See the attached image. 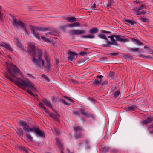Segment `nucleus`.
Returning <instances> with one entry per match:
<instances>
[{
    "label": "nucleus",
    "instance_id": "obj_21",
    "mask_svg": "<svg viewBox=\"0 0 153 153\" xmlns=\"http://www.w3.org/2000/svg\"><path fill=\"white\" fill-rule=\"evenodd\" d=\"M132 41L134 43H137V45H141L143 44V43L141 42L140 41L135 39H132Z\"/></svg>",
    "mask_w": 153,
    "mask_h": 153
},
{
    "label": "nucleus",
    "instance_id": "obj_22",
    "mask_svg": "<svg viewBox=\"0 0 153 153\" xmlns=\"http://www.w3.org/2000/svg\"><path fill=\"white\" fill-rule=\"evenodd\" d=\"M82 38L85 39L86 38H90L92 39L94 37V36L92 34L91 35H85L82 36Z\"/></svg>",
    "mask_w": 153,
    "mask_h": 153
},
{
    "label": "nucleus",
    "instance_id": "obj_26",
    "mask_svg": "<svg viewBox=\"0 0 153 153\" xmlns=\"http://www.w3.org/2000/svg\"><path fill=\"white\" fill-rule=\"evenodd\" d=\"M125 21L129 23L131 25H134V24H136V22L134 20H131L130 19H126L125 20Z\"/></svg>",
    "mask_w": 153,
    "mask_h": 153
},
{
    "label": "nucleus",
    "instance_id": "obj_4",
    "mask_svg": "<svg viewBox=\"0 0 153 153\" xmlns=\"http://www.w3.org/2000/svg\"><path fill=\"white\" fill-rule=\"evenodd\" d=\"M98 36L100 38L106 40V42L107 43V44H103V47H109L111 45H115V39L114 38V37L115 36L114 35L108 36V37L110 38V41L108 40V39L106 38L105 35L104 34H98Z\"/></svg>",
    "mask_w": 153,
    "mask_h": 153
},
{
    "label": "nucleus",
    "instance_id": "obj_12",
    "mask_svg": "<svg viewBox=\"0 0 153 153\" xmlns=\"http://www.w3.org/2000/svg\"><path fill=\"white\" fill-rule=\"evenodd\" d=\"M74 135L76 140L81 138L82 136V133L79 131H75Z\"/></svg>",
    "mask_w": 153,
    "mask_h": 153
},
{
    "label": "nucleus",
    "instance_id": "obj_64",
    "mask_svg": "<svg viewBox=\"0 0 153 153\" xmlns=\"http://www.w3.org/2000/svg\"><path fill=\"white\" fill-rule=\"evenodd\" d=\"M144 48L148 50L149 49V48L148 46H145L144 47Z\"/></svg>",
    "mask_w": 153,
    "mask_h": 153
},
{
    "label": "nucleus",
    "instance_id": "obj_17",
    "mask_svg": "<svg viewBox=\"0 0 153 153\" xmlns=\"http://www.w3.org/2000/svg\"><path fill=\"white\" fill-rule=\"evenodd\" d=\"M137 108V107L135 105L129 106L126 109V111H127L131 110H134Z\"/></svg>",
    "mask_w": 153,
    "mask_h": 153
},
{
    "label": "nucleus",
    "instance_id": "obj_46",
    "mask_svg": "<svg viewBox=\"0 0 153 153\" xmlns=\"http://www.w3.org/2000/svg\"><path fill=\"white\" fill-rule=\"evenodd\" d=\"M83 144H84V141H82L78 144L77 146L79 148H80L82 146V145Z\"/></svg>",
    "mask_w": 153,
    "mask_h": 153
},
{
    "label": "nucleus",
    "instance_id": "obj_23",
    "mask_svg": "<svg viewBox=\"0 0 153 153\" xmlns=\"http://www.w3.org/2000/svg\"><path fill=\"white\" fill-rule=\"evenodd\" d=\"M56 140L57 143L58 144V146L61 149H63V145L62 144L61 142L57 138H56Z\"/></svg>",
    "mask_w": 153,
    "mask_h": 153
},
{
    "label": "nucleus",
    "instance_id": "obj_47",
    "mask_svg": "<svg viewBox=\"0 0 153 153\" xmlns=\"http://www.w3.org/2000/svg\"><path fill=\"white\" fill-rule=\"evenodd\" d=\"M101 32L102 33H105L106 34H108L110 33L111 32L110 31H106L104 30H101Z\"/></svg>",
    "mask_w": 153,
    "mask_h": 153
},
{
    "label": "nucleus",
    "instance_id": "obj_51",
    "mask_svg": "<svg viewBox=\"0 0 153 153\" xmlns=\"http://www.w3.org/2000/svg\"><path fill=\"white\" fill-rule=\"evenodd\" d=\"M136 11L135 12L138 15H141V12L137 10H135Z\"/></svg>",
    "mask_w": 153,
    "mask_h": 153
},
{
    "label": "nucleus",
    "instance_id": "obj_55",
    "mask_svg": "<svg viewBox=\"0 0 153 153\" xmlns=\"http://www.w3.org/2000/svg\"><path fill=\"white\" fill-rule=\"evenodd\" d=\"M145 58H148V59H153L149 55L147 56H146L145 57Z\"/></svg>",
    "mask_w": 153,
    "mask_h": 153
},
{
    "label": "nucleus",
    "instance_id": "obj_41",
    "mask_svg": "<svg viewBox=\"0 0 153 153\" xmlns=\"http://www.w3.org/2000/svg\"><path fill=\"white\" fill-rule=\"evenodd\" d=\"M75 58L74 56H69L68 57V60L71 61H73L75 60Z\"/></svg>",
    "mask_w": 153,
    "mask_h": 153
},
{
    "label": "nucleus",
    "instance_id": "obj_15",
    "mask_svg": "<svg viewBox=\"0 0 153 153\" xmlns=\"http://www.w3.org/2000/svg\"><path fill=\"white\" fill-rule=\"evenodd\" d=\"M109 149V148L107 146H102L101 147L102 153H106L108 151Z\"/></svg>",
    "mask_w": 153,
    "mask_h": 153
},
{
    "label": "nucleus",
    "instance_id": "obj_61",
    "mask_svg": "<svg viewBox=\"0 0 153 153\" xmlns=\"http://www.w3.org/2000/svg\"><path fill=\"white\" fill-rule=\"evenodd\" d=\"M89 100L91 102H94V99L91 98H89Z\"/></svg>",
    "mask_w": 153,
    "mask_h": 153
},
{
    "label": "nucleus",
    "instance_id": "obj_8",
    "mask_svg": "<svg viewBox=\"0 0 153 153\" xmlns=\"http://www.w3.org/2000/svg\"><path fill=\"white\" fill-rule=\"evenodd\" d=\"M80 112L81 114L84 115L87 117H91L92 119L95 120L94 117L89 112L87 111L85 112L84 110H82L80 111Z\"/></svg>",
    "mask_w": 153,
    "mask_h": 153
},
{
    "label": "nucleus",
    "instance_id": "obj_57",
    "mask_svg": "<svg viewBox=\"0 0 153 153\" xmlns=\"http://www.w3.org/2000/svg\"><path fill=\"white\" fill-rule=\"evenodd\" d=\"M41 38L43 39L44 40H45V41H47V40H48V38H47L45 37H44V36H41Z\"/></svg>",
    "mask_w": 153,
    "mask_h": 153
},
{
    "label": "nucleus",
    "instance_id": "obj_10",
    "mask_svg": "<svg viewBox=\"0 0 153 153\" xmlns=\"http://www.w3.org/2000/svg\"><path fill=\"white\" fill-rule=\"evenodd\" d=\"M42 102L47 107L51 108L52 110H53V108L49 101L46 99H44L42 100Z\"/></svg>",
    "mask_w": 153,
    "mask_h": 153
},
{
    "label": "nucleus",
    "instance_id": "obj_60",
    "mask_svg": "<svg viewBox=\"0 0 153 153\" xmlns=\"http://www.w3.org/2000/svg\"><path fill=\"white\" fill-rule=\"evenodd\" d=\"M60 28L63 30H65V26H61L60 27Z\"/></svg>",
    "mask_w": 153,
    "mask_h": 153
},
{
    "label": "nucleus",
    "instance_id": "obj_29",
    "mask_svg": "<svg viewBox=\"0 0 153 153\" xmlns=\"http://www.w3.org/2000/svg\"><path fill=\"white\" fill-rule=\"evenodd\" d=\"M4 46L7 49L11 51L12 50V49L10 46V45L7 44H4Z\"/></svg>",
    "mask_w": 153,
    "mask_h": 153
},
{
    "label": "nucleus",
    "instance_id": "obj_38",
    "mask_svg": "<svg viewBox=\"0 0 153 153\" xmlns=\"http://www.w3.org/2000/svg\"><path fill=\"white\" fill-rule=\"evenodd\" d=\"M71 25H72V27L78 26H79L80 24L78 22H76L72 23Z\"/></svg>",
    "mask_w": 153,
    "mask_h": 153
},
{
    "label": "nucleus",
    "instance_id": "obj_18",
    "mask_svg": "<svg viewBox=\"0 0 153 153\" xmlns=\"http://www.w3.org/2000/svg\"><path fill=\"white\" fill-rule=\"evenodd\" d=\"M58 101L64 104L65 105H70V103L68 102H67L65 100L63 99H61L59 98L58 100Z\"/></svg>",
    "mask_w": 153,
    "mask_h": 153
},
{
    "label": "nucleus",
    "instance_id": "obj_49",
    "mask_svg": "<svg viewBox=\"0 0 153 153\" xmlns=\"http://www.w3.org/2000/svg\"><path fill=\"white\" fill-rule=\"evenodd\" d=\"M104 76L102 75H98L97 76V77L99 78L100 80L102 79Z\"/></svg>",
    "mask_w": 153,
    "mask_h": 153
},
{
    "label": "nucleus",
    "instance_id": "obj_56",
    "mask_svg": "<svg viewBox=\"0 0 153 153\" xmlns=\"http://www.w3.org/2000/svg\"><path fill=\"white\" fill-rule=\"evenodd\" d=\"M59 62V61L57 59H56L55 63H54V65L55 66H57Z\"/></svg>",
    "mask_w": 153,
    "mask_h": 153
},
{
    "label": "nucleus",
    "instance_id": "obj_14",
    "mask_svg": "<svg viewBox=\"0 0 153 153\" xmlns=\"http://www.w3.org/2000/svg\"><path fill=\"white\" fill-rule=\"evenodd\" d=\"M98 31L99 30L98 29L94 27L90 29L89 31V33L93 35L94 33H98Z\"/></svg>",
    "mask_w": 153,
    "mask_h": 153
},
{
    "label": "nucleus",
    "instance_id": "obj_39",
    "mask_svg": "<svg viewBox=\"0 0 153 153\" xmlns=\"http://www.w3.org/2000/svg\"><path fill=\"white\" fill-rule=\"evenodd\" d=\"M114 72H110L108 75V76L109 77H111V79H113V78L112 77L114 75Z\"/></svg>",
    "mask_w": 153,
    "mask_h": 153
},
{
    "label": "nucleus",
    "instance_id": "obj_50",
    "mask_svg": "<svg viewBox=\"0 0 153 153\" xmlns=\"http://www.w3.org/2000/svg\"><path fill=\"white\" fill-rule=\"evenodd\" d=\"M91 7L93 8V9H95V8L96 7V4L94 3L93 4H91Z\"/></svg>",
    "mask_w": 153,
    "mask_h": 153
},
{
    "label": "nucleus",
    "instance_id": "obj_43",
    "mask_svg": "<svg viewBox=\"0 0 153 153\" xmlns=\"http://www.w3.org/2000/svg\"><path fill=\"white\" fill-rule=\"evenodd\" d=\"M120 94V91L119 90L115 91V98L117 97Z\"/></svg>",
    "mask_w": 153,
    "mask_h": 153
},
{
    "label": "nucleus",
    "instance_id": "obj_30",
    "mask_svg": "<svg viewBox=\"0 0 153 153\" xmlns=\"http://www.w3.org/2000/svg\"><path fill=\"white\" fill-rule=\"evenodd\" d=\"M36 28L39 31H47L48 30V28L43 27H36Z\"/></svg>",
    "mask_w": 153,
    "mask_h": 153
},
{
    "label": "nucleus",
    "instance_id": "obj_13",
    "mask_svg": "<svg viewBox=\"0 0 153 153\" xmlns=\"http://www.w3.org/2000/svg\"><path fill=\"white\" fill-rule=\"evenodd\" d=\"M39 107L42 109V110L44 112H45V113H49L48 110L47 109L46 107L44 106V105L42 103L40 102L39 104Z\"/></svg>",
    "mask_w": 153,
    "mask_h": 153
},
{
    "label": "nucleus",
    "instance_id": "obj_33",
    "mask_svg": "<svg viewBox=\"0 0 153 153\" xmlns=\"http://www.w3.org/2000/svg\"><path fill=\"white\" fill-rule=\"evenodd\" d=\"M48 114V115H49V116L53 118V119H54L56 120H57L56 118V117H55L54 114H53V113H50L49 112L48 113H47Z\"/></svg>",
    "mask_w": 153,
    "mask_h": 153
},
{
    "label": "nucleus",
    "instance_id": "obj_34",
    "mask_svg": "<svg viewBox=\"0 0 153 153\" xmlns=\"http://www.w3.org/2000/svg\"><path fill=\"white\" fill-rule=\"evenodd\" d=\"M81 128L79 126L74 127V130L75 131V132L76 131H79L81 130Z\"/></svg>",
    "mask_w": 153,
    "mask_h": 153
},
{
    "label": "nucleus",
    "instance_id": "obj_7",
    "mask_svg": "<svg viewBox=\"0 0 153 153\" xmlns=\"http://www.w3.org/2000/svg\"><path fill=\"white\" fill-rule=\"evenodd\" d=\"M72 35H78L79 34H85L86 33L85 30H74L70 32Z\"/></svg>",
    "mask_w": 153,
    "mask_h": 153
},
{
    "label": "nucleus",
    "instance_id": "obj_28",
    "mask_svg": "<svg viewBox=\"0 0 153 153\" xmlns=\"http://www.w3.org/2000/svg\"><path fill=\"white\" fill-rule=\"evenodd\" d=\"M146 6L144 5H142L140 7H136L133 9L134 10H140L143 9V8H145Z\"/></svg>",
    "mask_w": 153,
    "mask_h": 153
},
{
    "label": "nucleus",
    "instance_id": "obj_37",
    "mask_svg": "<svg viewBox=\"0 0 153 153\" xmlns=\"http://www.w3.org/2000/svg\"><path fill=\"white\" fill-rule=\"evenodd\" d=\"M42 77H43L46 81L48 82H49L50 81L48 77L47 76L45 75H43Z\"/></svg>",
    "mask_w": 153,
    "mask_h": 153
},
{
    "label": "nucleus",
    "instance_id": "obj_24",
    "mask_svg": "<svg viewBox=\"0 0 153 153\" xmlns=\"http://www.w3.org/2000/svg\"><path fill=\"white\" fill-rule=\"evenodd\" d=\"M52 65L50 63L48 62L45 65V67L48 71H51L52 69Z\"/></svg>",
    "mask_w": 153,
    "mask_h": 153
},
{
    "label": "nucleus",
    "instance_id": "obj_59",
    "mask_svg": "<svg viewBox=\"0 0 153 153\" xmlns=\"http://www.w3.org/2000/svg\"><path fill=\"white\" fill-rule=\"evenodd\" d=\"M45 59H46V62L47 63H48V62L49 63H50V61L49 59L48 58L46 57Z\"/></svg>",
    "mask_w": 153,
    "mask_h": 153
},
{
    "label": "nucleus",
    "instance_id": "obj_2",
    "mask_svg": "<svg viewBox=\"0 0 153 153\" xmlns=\"http://www.w3.org/2000/svg\"><path fill=\"white\" fill-rule=\"evenodd\" d=\"M28 51L32 53L33 58L32 60L35 66L38 69H43L44 66V61L42 59V52L41 50L37 49H35L34 43H29L27 48Z\"/></svg>",
    "mask_w": 153,
    "mask_h": 153
},
{
    "label": "nucleus",
    "instance_id": "obj_25",
    "mask_svg": "<svg viewBox=\"0 0 153 153\" xmlns=\"http://www.w3.org/2000/svg\"><path fill=\"white\" fill-rule=\"evenodd\" d=\"M15 41L16 42V45L20 48H22V45L19 40L17 39H15Z\"/></svg>",
    "mask_w": 153,
    "mask_h": 153
},
{
    "label": "nucleus",
    "instance_id": "obj_54",
    "mask_svg": "<svg viewBox=\"0 0 153 153\" xmlns=\"http://www.w3.org/2000/svg\"><path fill=\"white\" fill-rule=\"evenodd\" d=\"M78 65L79 66H81L82 65H83L84 63H83V62L82 63V62H78Z\"/></svg>",
    "mask_w": 153,
    "mask_h": 153
},
{
    "label": "nucleus",
    "instance_id": "obj_20",
    "mask_svg": "<svg viewBox=\"0 0 153 153\" xmlns=\"http://www.w3.org/2000/svg\"><path fill=\"white\" fill-rule=\"evenodd\" d=\"M52 131L54 134H56L58 135H60L61 134L60 132L56 128H54L53 129H52Z\"/></svg>",
    "mask_w": 153,
    "mask_h": 153
},
{
    "label": "nucleus",
    "instance_id": "obj_6",
    "mask_svg": "<svg viewBox=\"0 0 153 153\" xmlns=\"http://www.w3.org/2000/svg\"><path fill=\"white\" fill-rule=\"evenodd\" d=\"M30 29L31 30L32 33L33 34L35 37L38 39H39L40 37L38 36L39 33L38 31V30L36 29V27H33L32 26H31Z\"/></svg>",
    "mask_w": 153,
    "mask_h": 153
},
{
    "label": "nucleus",
    "instance_id": "obj_32",
    "mask_svg": "<svg viewBox=\"0 0 153 153\" xmlns=\"http://www.w3.org/2000/svg\"><path fill=\"white\" fill-rule=\"evenodd\" d=\"M101 80L99 81L98 79H95L94 81V83L97 85L99 86L101 84Z\"/></svg>",
    "mask_w": 153,
    "mask_h": 153
},
{
    "label": "nucleus",
    "instance_id": "obj_48",
    "mask_svg": "<svg viewBox=\"0 0 153 153\" xmlns=\"http://www.w3.org/2000/svg\"><path fill=\"white\" fill-rule=\"evenodd\" d=\"M4 18V14L3 13H1L0 12V19L2 20H3Z\"/></svg>",
    "mask_w": 153,
    "mask_h": 153
},
{
    "label": "nucleus",
    "instance_id": "obj_19",
    "mask_svg": "<svg viewBox=\"0 0 153 153\" xmlns=\"http://www.w3.org/2000/svg\"><path fill=\"white\" fill-rule=\"evenodd\" d=\"M16 132L20 136H23V130L22 128H17Z\"/></svg>",
    "mask_w": 153,
    "mask_h": 153
},
{
    "label": "nucleus",
    "instance_id": "obj_36",
    "mask_svg": "<svg viewBox=\"0 0 153 153\" xmlns=\"http://www.w3.org/2000/svg\"><path fill=\"white\" fill-rule=\"evenodd\" d=\"M51 100L53 103H55L57 102V99L56 97L54 96L52 97Z\"/></svg>",
    "mask_w": 153,
    "mask_h": 153
},
{
    "label": "nucleus",
    "instance_id": "obj_5",
    "mask_svg": "<svg viewBox=\"0 0 153 153\" xmlns=\"http://www.w3.org/2000/svg\"><path fill=\"white\" fill-rule=\"evenodd\" d=\"M12 19L13 20V24L14 26L18 27L21 26L22 27H24L25 24L19 20H17L13 16L12 17Z\"/></svg>",
    "mask_w": 153,
    "mask_h": 153
},
{
    "label": "nucleus",
    "instance_id": "obj_63",
    "mask_svg": "<svg viewBox=\"0 0 153 153\" xmlns=\"http://www.w3.org/2000/svg\"><path fill=\"white\" fill-rule=\"evenodd\" d=\"M146 12L144 11H142L141 12V15L142 14H143V15L145 14H146Z\"/></svg>",
    "mask_w": 153,
    "mask_h": 153
},
{
    "label": "nucleus",
    "instance_id": "obj_40",
    "mask_svg": "<svg viewBox=\"0 0 153 153\" xmlns=\"http://www.w3.org/2000/svg\"><path fill=\"white\" fill-rule=\"evenodd\" d=\"M130 50H131L132 51L136 52L139 51L140 49L139 48H131L130 49Z\"/></svg>",
    "mask_w": 153,
    "mask_h": 153
},
{
    "label": "nucleus",
    "instance_id": "obj_42",
    "mask_svg": "<svg viewBox=\"0 0 153 153\" xmlns=\"http://www.w3.org/2000/svg\"><path fill=\"white\" fill-rule=\"evenodd\" d=\"M87 53L85 52L84 51H82L79 54L81 56H84L87 54Z\"/></svg>",
    "mask_w": 153,
    "mask_h": 153
},
{
    "label": "nucleus",
    "instance_id": "obj_27",
    "mask_svg": "<svg viewBox=\"0 0 153 153\" xmlns=\"http://www.w3.org/2000/svg\"><path fill=\"white\" fill-rule=\"evenodd\" d=\"M68 54L69 56H74L76 55H78L76 53V52H72L71 51H68Z\"/></svg>",
    "mask_w": 153,
    "mask_h": 153
},
{
    "label": "nucleus",
    "instance_id": "obj_16",
    "mask_svg": "<svg viewBox=\"0 0 153 153\" xmlns=\"http://www.w3.org/2000/svg\"><path fill=\"white\" fill-rule=\"evenodd\" d=\"M76 18L74 17H68V18H66L65 19L68 22H73L76 21Z\"/></svg>",
    "mask_w": 153,
    "mask_h": 153
},
{
    "label": "nucleus",
    "instance_id": "obj_58",
    "mask_svg": "<svg viewBox=\"0 0 153 153\" xmlns=\"http://www.w3.org/2000/svg\"><path fill=\"white\" fill-rule=\"evenodd\" d=\"M111 3H109L107 4V6L108 8L110 7L111 6V3H112V1L111 0Z\"/></svg>",
    "mask_w": 153,
    "mask_h": 153
},
{
    "label": "nucleus",
    "instance_id": "obj_62",
    "mask_svg": "<svg viewBox=\"0 0 153 153\" xmlns=\"http://www.w3.org/2000/svg\"><path fill=\"white\" fill-rule=\"evenodd\" d=\"M27 75L29 76L30 77H32L33 78H34V77L33 76V75L31 74H29V73H27Z\"/></svg>",
    "mask_w": 153,
    "mask_h": 153
},
{
    "label": "nucleus",
    "instance_id": "obj_45",
    "mask_svg": "<svg viewBox=\"0 0 153 153\" xmlns=\"http://www.w3.org/2000/svg\"><path fill=\"white\" fill-rule=\"evenodd\" d=\"M89 143V141L87 140H86L84 141V144L85 146H87L88 145Z\"/></svg>",
    "mask_w": 153,
    "mask_h": 153
},
{
    "label": "nucleus",
    "instance_id": "obj_3",
    "mask_svg": "<svg viewBox=\"0 0 153 153\" xmlns=\"http://www.w3.org/2000/svg\"><path fill=\"white\" fill-rule=\"evenodd\" d=\"M19 123L20 124L19 125V126L23 127V129L26 132V135L30 141H33V137L29 133L30 132H34L36 135L41 138L45 137V132L40 130L38 127L35 126L30 128L27 124V122L23 120H20L19 121Z\"/></svg>",
    "mask_w": 153,
    "mask_h": 153
},
{
    "label": "nucleus",
    "instance_id": "obj_11",
    "mask_svg": "<svg viewBox=\"0 0 153 153\" xmlns=\"http://www.w3.org/2000/svg\"><path fill=\"white\" fill-rule=\"evenodd\" d=\"M153 121V117H149L146 120H144L143 122H142V123L143 124L146 125L150 123Z\"/></svg>",
    "mask_w": 153,
    "mask_h": 153
},
{
    "label": "nucleus",
    "instance_id": "obj_31",
    "mask_svg": "<svg viewBox=\"0 0 153 153\" xmlns=\"http://www.w3.org/2000/svg\"><path fill=\"white\" fill-rule=\"evenodd\" d=\"M124 57L126 59H131L133 58L132 56L129 54H125Z\"/></svg>",
    "mask_w": 153,
    "mask_h": 153
},
{
    "label": "nucleus",
    "instance_id": "obj_35",
    "mask_svg": "<svg viewBox=\"0 0 153 153\" xmlns=\"http://www.w3.org/2000/svg\"><path fill=\"white\" fill-rule=\"evenodd\" d=\"M140 19L141 20L144 22H149V20L148 19L145 18H141Z\"/></svg>",
    "mask_w": 153,
    "mask_h": 153
},
{
    "label": "nucleus",
    "instance_id": "obj_44",
    "mask_svg": "<svg viewBox=\"0 0 153 153\" xmlns=\"http://www.w3.org/2000/svg\"><path fill=\"white\" fill-rule=\"evenodd\" d=\"M101 84L103 86H105L107 85V82L106 81H104L101 82Z\"/></svg>",
    "mask_w": 153,
    "mask_h": 153
},
{
    "label": "nucleus",
    "instance_id": "obj_53",
    "mask_svg": "<svg viewBox=\"0 0 153 153\" xmlns=\"http://www.w3.org/2000/svg\"><path fill=\"white\" fill-rule=\"evenodd\" d=\"M55 117H56V119L57 120H58V117H59V115L57 113H55L54 114Z\"/></svg>",
    "mask_w": 153,
    "mask_h": 153
},
{
    "label": "nucleus",
    "instance_id": "obj_52",
    "mask_svg": "<svg viewBox=\"0 0 153 153\" xmlns=\"http://www.w3.org/2000/svg\"><path fill=\"white\" fill-rule=\"evenodd\" d=\"M23 28V29H24V30L25 31V32L27 34H28V31H27V29H26V25H25V27H22Z\"/></svg>",
    "mask_w": 153,
    "mask_h": 153
},
{
    "label": "nucleus",
    "instance_id": "obj_9",
    "mask_svg": "<svg viewBox=\"0 0 153 153\" xmlns=\"http://www.w3.org/2000/svg\"><path fill=\"white\" fill-rule=\"evenodd\" d=\"M122 36L120 35H115V38H116V41H120L121 42H128V40L127 39H123L121 38Z\"/></svg>",
    "mask_w": 153,
    "mask_h": 153
},
{
    "label": "nucleus",
    "instance_id": "obj_1",
    "mask_svg": "<svg viewBox=\"0 0 153 153\" xmlns=\"http://www.w3.org/2000/svg\"><path fill=\"white\" fill-rule=\"evenodd\" d=\"M10 65V67L7 68L8 72L16 79V80H15L13 77L8 74L5 75L6 77L14 82L17 85L23 90H26V88H28V89H27L26 91L29 94L34 97L37 96V94H33L31 91L32 90L33 92L37 91V90L34 87V85L29 80H23L16 76L15 75L16 74L19 73L22 76V73L15 65L11 64Z\"/></svg>",
    "mask_w": 153,
    "mask_h": 153
}]
</instances>
